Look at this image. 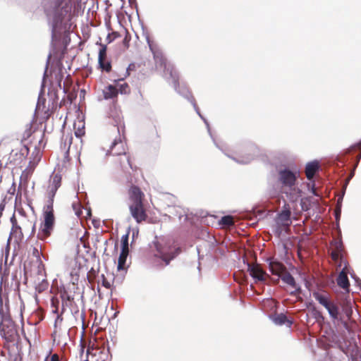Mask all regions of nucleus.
<instances>
[{"mask_svg":"<svg viewBox=\"0 0 361 361\" xmlns=\"http://www.w3.org/2000/svg\"><path fill=\"white\" fill-rule=\"evenodd\" d=\"M130 201L129 209L133 218L137 223H141L147 218V214L142 204L143 192L136 186L130 188L129 191Z\"/></svg>","mask_w":361,"mask_h":361,"instance_id":"obj_1","label":"nucleus"},{"mask_svg":"<svg viewBox=\"0 0 361 361\" xmlns=\"http://www.w3.org/2000/svg\"><path fill=\"white\" fill-rule=\"evenodd\" d=\"M154 262L165 266L180 252L179 248L163 240L154 242Z\"/></svg>","mask_w":361,"mask_h":361,"instance_id":"obj_2","label":"nucleus"},{"mask_svg":"<svg viewBox=\"0 0 361 361\" xmlns=\"http://www.w3.org/2000/svg\"><path fill=\"white\" fill-rule=\"evenodd\" d=\"M78 0H51L46 11L48 15L53 16L57 23L71 14Z\"/></svg>","mask_w":361,"mask_h":361,"instance_id":"obj_3","label":"nucleus"},{"mask_svg":"<svg viewBox=\"0 0 361 361\" xmlns=\"http://www.w3.org/2000/svg\"><path fill=\"white\" fill-rule=\"evenodd\" d=\"M279 180L281 184V190L290 198L297 197L300 194V189L296 186L297 173L288 169L281 170L279 173Z\"/></svg>","mask_w":361,"mask_h":361,"instance_id":"obj_4","label":"nucleus"},{"mask_svg":"<svg viewBox=\"0 0 361 361\" xmlns=\"http://www.w3.org/2000/svg\"><path fill=\"white\" fill-rule=\"evenodd\" d=\"M43 221L41 223L37 233V238L41 240H44L51 233L55 218L54 216V209L49 207H44L43 209Z\"/></svg>","mask_w":361,"mask_h":361,"instance_id":"obj_5","label":"nucleus"},{"mask_svg":"<svg viewBox=\"0 0 361 361\" xmlns=\"http://www.w3.org/2000/svg\"><path fill=\"white\" fill-rule=\"evenodd\" d=\"M147 42L149 47L150 50L152 51L154 54V58L156 61L157 67L164 68V76L166 79L169 80L170 78L173 83L174 87L177 90V83H178V74L176 71L174 70L173 66L169 63H167L165 59L162 56V54L159 52L155 51L154 50V47L151 44L149 39H147Z\"/></svg>","mask_w":361,"mask_h":361,"instance_id":"obj_6","label":"nucleus"},{"mask_svg":"<svg viewBox=\"0 0 361 361\" xmlns=\"http://www.w3.org/2000/svg\"><path fill=\"white\" fill-rule=\"evenodd\" d=\"M0 334L8 342H13L18 338V331L9 317L2 316L0 323Z\"/></svg>","mask_w":361,"mask_h":361,"instance_id":"obj_7","label":"nucleus"},{"mask_svg":"<svg viewBox=\"0 0 361 361\" xmlns=\"http://www.w3.org/2000/svg\"><path fill=\"white\" fill-rule=\"evenodd\" d=\"M61 176L58 173H54L51 176L49 185L47 190V197L48 198L47 204L44 207L53 208L54 198L57 190L61 186Z\"/></svg>","mask_w":361,"mask_h":361,"instance_id":"obj_8","label":"nucleus"},{"mask_svg":"<svg viewBox=\"0 0 361 361\" xmlns=\"http://www.w3.org/2000/svg\"><path fill=\"white\" fill-rule=\"evenodd\" d=\"M11 222L12 224V228L11 231L9 235V238L8 239V243L5 249V257H6V262L7 261V257L9 254V241L11 239H14L15 242L19 243L20 242L23 238V234L22 232L21 227L18 224V222L16 221V219L14 215L11 218Z\"/></svg>","mask_w":361,"mask_h":361,"instance_id":"obj_9","label":"nucleus"},{"mask_svg":"<svg viewBox=\"0 0 361 361\" xmlns=\"http://www.w3.org/2000/svg\"><path fill=\"white\" fill-rule=\"evenodd\" d=\"M290 224V211H283L276 219V232L279 235L281 234L283 231L286 232Z\"/></svg>","mask_w":361,"mask_h":361,"instance_id":"obj_10","label":"nucleus"},{"mask_svg":"<svg viewBox=\"0 0 361 361\" xmlns=\"http://www.w3.org/2000/svg\"><path fill=\"white\" fill-rule=\"evenodd\" d=\"M250 275L257 281H264L267 274L258 264H247Z\"/></svg>","mask_w":361,"mask_h":361,"instance_id":"obj_11","label":"nucleus"},{"mask_svg":"<svg viewBox=\"0 0 361 361\" xmlns=\"http://www.w3.org/2000/svg\"><path fill=\"white\" fill-rule=\"evenodd\" d=\"M268 261L269 271L272 274L281 277L286 271V268L281 262L272 259H268Z\"/></svg>","mask_w":361,"mask_h":361,"instance_id":"obj_12","label":"nucleus"},{"mask_svg":"<svg viewBox=\"0 0 361 361\" xmlns=\"http://www.w3.org/2000/svg\"><path fill=\"white\" fill-rule=\"evenodd\" d=\"M247 149H245L240 152H237L234 157H232V159L239 164H248L254 159V156L247 154Z\"/></svg>","mask_w":361,"mask_h":361,"instance_id":"obj_13","label":"nucleus"},{"mask_svg":"<svg viewBox=\"0 0 361 361\" xmlns=\"http://www.w3.org/2000/svg\"><path fill=\"white\" fill-rule=\"evenodd\" d=\"M110 153L112 155L126 154L124 143L120 139L115 140L110 147Z\"/></svg>","mask_w":361,"mask_h":361,"instance_id":"obj_14","label":"nucleus"},{"mask_svg":"<svg viewBox=\"0 0 361 361\" xmlns=\"http://www.w3.org/2000/svg\"><path fill=\"white\" fill-rule=\"evenodd\" d=\"M348 272V269L345 266L340 272L337 278L338 285L345 290H348L349 287V281L347 276Z\"/></svg>","mask_w":361,"mask_h":361,"instance_id":"obj_15","label":"nucleus"},{"mask_svg":"<svg viewBox=\"0 0 361 361\" xmlns=\"http://www.w3.org/2000/svg\"><path fill=\"white\" fill-rule=\"evenodd\" d=\"M103 94L105 99H114L118 95V89L116 86L109 85L103 90Z\"/></svg>","mask_w":361,"mask_h":361,"instance_id":"obj_16","label":"nucleus"},{"mask_svg":"<svg viewBox=\"0 0 361 361\" xmlns=\"http://www.w3.org/2000/svg\"><path fill=\"white\" fill-rule=\"evenodd\" d=\"M319 168L317 161L310 162L305 168V173L308 180H311Z\"/></svg>","mask_w":361,"mask_h":361,"instance_id":"obj_17","label":"nucleus"},{"mask_svg":"<svg viewBox=\"0 0 361 361\" xmlns=\"http://www.w3.org/2000/svg\"><path fill=\"white\" fill-rule=\"evenodd\" d=\"M270 318L276 325H282L287 323L288 326H290L292 324V322L288 320L286 316L283 314H275L271 316Z\"/></svg>","mask_w":361,"mask_h":361,"instance_id":"obj_18","label":"nucleus"},{"mask_svg":"<svg viewBox=\"0 0 361 361\" xmlns=\"http://www.w3.org/2000/svg\"><path fill=\"white\" fill-rule=\"evenodd\" d=\"M327 310L331 318L333 320L338 319L339 310L338 306L334 302H331L328 306L325 307Z\"/></svg>","mask_w":361,"mask_h":361,"instance_id":"obj_19","label":"nucleus"},{"mask_svg":"<svg viewBox=\"0 0 361 361\" xmlns=\"http://www.w3.org/2000/svg\"><path fill=\"white\" fill-rule=\"evenodd\" d=\"M313 297L324 307L328 306L331 302L326 294L321 293L319 292L313 293Z\"/></svg>","mask_w":361,"mask_h":361,"instance_id":"obj_20","label":"nucleus"},{"mask_svg":"<svg viewBox=\"0 0 361 361\" xmlns=\"http://www.w3.org/2000/svg\"><path fill=\"white\" fill-rule=\"evenodd\" d=\"M282 281L287 283L288 285L290 286L292 288H293L295 290H298V288L297 286V284L295 281L294 278L287 271H286L281 276Z\"/></svg>","mask_w":361,"mask_h":361,"instance_id":"obj_21","label":"nucleus"},{"mask_svg":"<svg viewBox=\"0 0 361 361\" xmlns=\"http://www.w3.org/2000/svg\"><path fill=\"white\" fill-rule=\"evenodd\" d=\"M75 135L78 137L85 134V123L82 121L74 123Z\"/></svg>","mask_w":361,"mask_h":361,"instance_id":"obj_22","label":"nucleus"},{"mask_svg":"<svg viewBox=\"0 0 361 361\" xmlns=\"http://www.w3.org/2000/svg\"><path fill=\"white\" fill-rule=\"evenodd\" d=\"M123 79H118V80H116V87L118 89V92H119L121 94H128L130 92V87L128 85L126 82L120 84L119 82L123 81Z\"/></svg>","mask_w":361,"mask_h":361,"instance_id":"obj_23","label":"nucleus"},{"mask_svg":"<svg viewBox=\"0 0 361 361\" xmlns=\"http://www.w3.org/2000/svg\"><path fill=\"white\" fill-rule=\"evenodd\" d=\"M128 252L127 251H121L118 261V270H122L126 262Z\"/></svg>","mask_w":361,"mask_h":361,"instance_id":"obj_24","label":"nucleus"},{"mask_svg":"<svg viewBox=\"0 0 361 361\" xmlns=\"http://www.w3.org/2000/svg\"><path fill=\"white\" fill-rule=\"evenodd\" d=\"M220 224L225 226H230L233 224V219L231 216H223L220 220Z\"/></svg>","mask_w":361,"mask_h":361,"instance_id":"obj_25","label":"nucleus"},{"mask_svg":"<svg viewBox=\"0 0 361 361\" xmlns=\"http://www.w3.org/2000/svg\"><path fill=\"white\" fill-rule=\"evenodd\" d=\"M122 250L128 252V233L124 235L121 238Z\"/></svg>","mask_w":361,"mask_h":361,"instance_id":"obj_26","label":"nucleus"},{"mask_svg":"<svg viewBox=\"0 0 361 361\" xmlns=\"http://www.w3.org/2000/svg\"><path fill=\"white\" fill-rule=\"evenodd\" d=\"M99 64L101 68L106 72H109L111 70V63L108 61L104 59V60L99 61Z\"/></svg>","mask_w":361,"mask_h":361,"instance_id":"obj_27","label":"nucleus"},{"mask_svg":"<svg viewBox=\"0 0 361 361\" xmlns=\"http://www.w3.org/2000/svg\"><path fill=\"white\" fill-rule=\"evenodd\" d=\"M41 159V155L39 151L36 152V156L33 158L32 161H30V169H33L39 161Z\"/></svg>","mask_w":361,"mask_h":361,"instance_id":"obj_28","label":"nucleus"},{"mask_svg":"<svg viewBox=\"0 0 361 361\" xmlns=\"http://www.w3.org/2000/svg\"><path fill=\"white\" fill-rule=\"evenodd\" d=\"M106 56V47H103L100 49L99 52V61L104 60Z\"/></svg>","mask_w":361,"mask_h":361,"instance_id":"obj_29","label":"nucleus"},{"mask_svg":"<svg viewBox=\"0 0 361 361\" xmlns=\"http://www.w3.org/2000/svg\"><path fill=\"white\" fill-rule=\"evenodd\" d=\"M192 105H193V106H194V108H195V111H196L197 114L200 116V118H202L203 119L204 122L205 123V124H206V125H207V126L208 131L209 132V124H208L207 121H206V119H204V118L202 117V116L200 114V111H199V109H198V107L197 106V105H196V104H195V101H193V100H192Z\"/></svg>","mask_w":361,"mask_h":361,"instance_id":"obj_30","label":"nucleus"},{"mask_svg":"<svg viewBox=\"0 0 361 361\" xmlns=\"http://www.w3.org/2000/svg\"><path fill=\"white\" fill-rule=\"evenodd\" d=\"M61 298H62V300H63V305H68V302H69L71 300V297L70 295L66 294V293H63L62 295H61Z\"/></svg>","mask_w":361,"mask_h":361,"instance_id":"obj_31","label":"nucleus"},{"mask_svg":"<svg viewBox=\"0 0 361 361\" xmlns=\"http://www.w3.org/2000/svg\"><path fill=\"white\" fill-rule=\"evenodd\" d=\"M342 247H343L342 242L338 241V242L335 243L336 250H337L338 252L342 251Z\"/></svg>","mask_w":361,"mask_h":361,"instance_id":"obj_32","label":"nucleus"},{"mask_svg":"<svg viewBox=\"0 0 361 361\" xmlns=\"http://www.w3.org/2000/svg\"><path fill=\"white\" fill-rule=\"evenodd\" d=\"M341 252H338L337 250L333 251L332 253H331L332 258L334 260L338 259L339 256H340Z\"/></svg>","mask_w":361,"mask_h":361,"instance_id":"obj_33","label":"nucleus"},{"mask_svg":"<svg viewBox=\"0 0 361 361\" xmlns=\"http://www.w3.org/2000/svg\"><path fill=\"white\" fill-rule=\"evenodd\" d=\"M338 201H340V199L338 200ZM338 208H337L336 212V216L337 219H338V217L341 215V204H340V202H338Z\"/></svg>","mask_w":361,"mask_h":361,"instance_id":"obj_34","label":"nucleus"},{"mask_svg":"<svg viewBox=\"0 0 361 361\" xmlns=\"http://www.w3.org/2000/svg\"><path fill=\"white\" fill-rule=\"evenodd\" d=\"M102 285L107 288L111 287V283L106 281L104 277L102 280Z\"/></svg>","mask_w":361,"mask_h":361,"instance_id":"obj_35","label":"nucleus"},{"mask_svg":"<svg viewBox=\"0 0 361 361\" xmlns=\"http://www.w3.org/2000/svg\"><path fill=\"white\" fill-rule=\"evenodd\" d=\"M47 361H59V356L56 354H54L51 356L49 360H47Z\"/></svg>","mask_w":361,"mask_h":361,"instance_id":"obj_36","label":"nucleus"},{"mask_svg":"<svg viewBox=\"0 0 361 361\" xmlns=\"http://www.w3.org/2000/svg\"><path fill=\"white\" fill-rule=\"evenodd\" d=\"M62 317L61 316H57L56 320H55V326H56L58 324H60L62 322Z\"/></svg>","mask_w":361,"mask_h":361,"instance_id":"obj_37","label":"nucleus"},{"mask_svg":"<svg viewBox=\"0 0 361 361\" xmlns=\"http://www.w3.org/2000/svg\"><path fill=\"white\" fill-rule=\"evenodd\" d=\"M178 92L186 97H188L190 95V92L186 89H185L183 92H181L180 90H178Z\"/></svg>","mask_w":361,"mask_h":361,"instance_id":"obj_38","label":"nucleus"},{"mask_svg":"<svg viewBox=\"0 0 361 361\" xmlns=\"http://www.w3.org/2000/svg\"><path fill=\"white\" fill-rule=\"evenodd\" d=\"M353 174H354V173H353V172H352V173H350V175L349 178H348L347 179V180H346V184L348 183V181L350 180V179L353 177Z\"/></svg>","mask_w":361,"mask_h":361,"instance_id":"obj_39","label":"nucleus"},{"mask_svg":"<svg viewBox=\"0 0 361 361\" xmlns=\"http://www.w3.org/2000/svg\"><path fill=\"white\" fill-rule=\"evenodd\" d=\"M353 174H354V173H353V172H352V173H350V175L349 178H348L347 179V180H346V184L348 183V181L350 180V179L353 177Z\"/></svg>","mask_w":361,"mask_h":361,"instance_id":"obj_40","label":"nucleus"},{"mask_svg":"<svg viewBox=\"0 0 361 361\" xmlns=\"http://www.w3.org/2000/svg\"><path fill=\"white\" fill-rule=\"evenodd\" d=\"M35 231V225L32 224V233H34Z\"/></svg>","mask_w":361,"mask_h":361,"instance_id":"obj_41","label":"nucleus"},{"mask_svg":"<svg viewBox=\"0 0 361 361\" xmlns=\"http://www.w3.org/2000/svg\"><path fill=\"white\" fill-rule=\"evenodd\" d=\"M126 161H128V165L130 166V168H132L131 164H130V161H129V159H128V158H126Z\"/></svg>","mask_w":361,"mask_h":361,"instance_id":"obj_42","label":"nucleus"},{"mask_svg":"<svg viewBox=\"0 0 361 361\" xmlns=\"http://www.w3.org/2000/svg\"><path fill=\"white\" fill-rule=\"evenodd\" d=\"M357 147L361 149V141L357 144Z\"/></svg>","mask_w":361,"mask_h":361,"instance_id":"obj_43","label":"nucleus"},{"mask_svg":"<svg viewBox=\"0 0 361 361\" xmlns=\"http://www.w3.org/2000/svg\"><path fill=\"white\" fill-rule=\"evenodd\" d=\"M37 253H38V250L35 249V254H37Z\"/></svg>","mask_w":361,"mask_h":361,"instance_id":"obj_44","label":"nucleus"},{"mask_svg":"<svg viewBox=\"0 0 361 361\" xmlns=\"http://www.w3.org/2000/svg\"><path fill=\"white\" fill-rule=\"evenodd\" d=\"M37 253H38V250L35 249V254H37Z\"/></svg>","mask_w":361,"mask_h":361,"instance_id":"obj_45","label":"nucleus"},{"mask_svg":"<svg viewBox=\"0 0 361 361\" xmlns=\"http://www.w3.org/2000/svg\"><path fill=\"white\" fill-rule=\"evenodd\" d=\"M360 157H361V154L359 156H357L358 160L360 159Z\"/></svg>","mask_w":361,"mask_h":361,"instance_id":"obj_46","label":"nucleus"},{"mask_svg":"<svg viewBox=\"0 0 361 361\" xmlns=\"http://www.w3.org/2000/svg\"><path fill=\"white\" fill-rule=\"evenodd\" d=\"M2 314V312H1V310L0 309V314Z\"/></svg>","mask_w":361,"mask_h":361,"instance_id":"obj_47","label":"nucleus"}]
</instances>
